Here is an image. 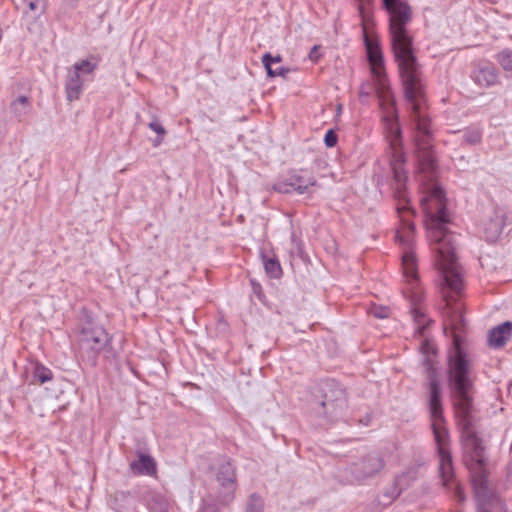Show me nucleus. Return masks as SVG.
Instances as JSON below:
<instances>
[{"label":"nucleus","mask_w":512,"mask_h":512,"mask_svg":"<svg viewBox=\"0 0 512 512\" xmlns=\"http://www.w3.org/2000/svg\"><path fill=\"white\" fill-rule=\"evenodd\" d=\"M400 218V227L396 231V240L402 250V269L407 282L408 298L411 302V313L413 315L416 333L423 338L420 351L424 356L423 363L426 366L430 386L429 407L432 417V429L434 436H449L443 425V412L441 404V386L437 379L436 371L433 368V359L436 356L434 345L424 336L429 325L425 320V313L419 306L423 297L417 272V259L414 253L415 227L411 220L413 210L407 202L400 203L397 207Z\"/></svg>","instance_id":"f257e3e1"},{"label":"nucleus","mask_w":512,"mask_h":512,"mask_svg":"<svg viewBox=\"0 0 512 512\" xmlns=\"http://www.w3.org/2000/svg\"><path fill=\"white\" fill-rule=\"evenodd\" d=\"M389 13V29L392 48L405 96L411 108L413 139H433L432 126L424 95L421 66L412 48V38L406 26L410 23L411 8L401 0H382Z\"/></svg>","instance_id":"f03ea898"},{"label":"nucleus","mask_w":512,"mask_h":512,"mask_svg":"<svg viewBox=\"0 0 512 512\" xmlns=\"http://www.w3.org/2000/svg\"><path fill=\"white\" fill-rule=\"evenodd\" d=\"M447 373L464 449L471 455L472 464H481L485 459L482 441L477 436L474 425L472 364L461 349L457 338L454 339L449 351Z\"/></svg>","instance_id":"7ed1b4c3"},{"label":"nucleus","mask_w":512,"mask_h":512,"mask_svg":"<svg viewBox=\"0 0 512 512\" xmlns=\"http://www.w3.org/2000/svg\"><path fill=\"white\" fill-rule=\"evenodd\" d=\"M365 45L374 79L375 90L379 98L380 108L383 114L382 119L384 128L392 149L391 169L397 185L396 190L399 197H402V189L404 188L407 180L406 171L404 169L406 159L401 147V130L397 122L395 100L391 93L389 82L386 78L383 57L378 45L371 41L366 35Z\"/></svg>","instance_id":"20e7f679"},{"label":"nucleus","mask_w":512,"mask_h":512,"mask_svg":"<svg viewBox=\"0 0 512 512\" xmlns=\"http://www.w3.org/2000/svg\"><path fill=\"white\" fill-rule=\"evenodd\" d=\"M485 462L472 464L471 478L477 502V512H504L503 504L488 488Z\"/></svg>","instance_id":"39448f33"},{"label":"nucleus","mask_w":512,"mask_h":512,"mask_svg":"<svg viewBox=\"0 0 512 512\" xmlns=\"http://www.w3.org/2000/svg\"><path fill=\"white\" fill-rule=\"evenodd\" d=\"M79 340L81 348L91 351L95 356L106 347L109 337L102 326L97 325L91 318L86 317L81 322Z\"/></svg>","instance_id":"423d86ee"},{"label":"nucleus","mask_w":512,"mask_h":512,"mask_svg":"<svg viewBox=\"0 0 512 512\" xmlns=\"http://www.w3.org/2000/svg\"><path fill=\"white\" fill-rule=\"evenodd\" d=\"M216 479L219 484V502L223 505L229 504L234 499L236 490L234 466L228 461L219 465Z\"/></svg>","instance_id":"0eeeda50"},{"label":"nucleus","mask_w":512,"mask_h":512,"mask_svg":"<svg viewBox=\"0 0 512 512\" xmlns=\"http://www.w3.org/2000/svg\"><path fill=\"white\" fill-rule=\"evenodd\" d=\"M316 185L317 181L313 176L305 178L298 172H292L277 181L273 187L279 193L297 192L298 194H306L311 193L312 188Z\"/></svg>","instance_id":"6e6552de"},{"label":"nucleus","mask_w":512,"mask_h":512,"mask_svg":"<svg viewBox=\"0 0 512 512\" xmlns=\"http://www.w3.org/2000/svg\"><path fill=\"white\" fill-rule=\"evenodd\" d=\"M384 461L378 454H369L351 467V474L357 480H363L372 477L382 470Z\"/></svg>","instance_id":"1a4fd4ad"},{"label":"nucleus","mask_w":512,"mask_h":512,"mask_svg":"<svg viewBox=\"0 0 512 512\" xmlns=\"http://www.w3.org/2000/svg\"><path fill=\"white\" fill-rule=\"evenodd\" d=\"M505 215L502 210L492 208L483 220V233L488 241H496L502 234Z\"/></svg>","instance_id":"9d476101"},{"label":"nucleus","mask_w":512,"mask_h":512,"mask_svg":"<svg viewBox=\"0 0 512 512\" xmlns=\"http://www.w3.org/2000/svg\"><path fill=\"white\" fill-rule=\"evenodd\" d=\"M472 78L481 87L494 86L500 82L497 68L490 63L478 64L472 73Z\"/></svg>","instance_id":"9b49d317"},{"label":"nucleus","mask_w":512,"mask_h":512,"mask_svg":"<svg viewBox=\"0 0 512 512\" xmlns=\"http://www.w3.org/2000/svg\"><path fill=\"white\" fill-rule=\"evenodd\" d=\"M84 81L85 79H83L81 75L77 74V71H73L71 68L68 70L65 90L67 100L69 102L79 99L82 93Z\"/></svg>","instance_id":"f8f14e48"},{"label":"nucleus","mask_w":512,"mask_h":512,"mask_svg":"<svg viewBox=\"0 0 512 512\" xmlns=\"http://www.w3.org/2000/svg\"><path fill=\"white\" fill-rule=\"evenodd\" d=\"M512 335V322L507 321L493 328L488 336V342L491 347H502Z\"/></svg>","instance_id":"ddd939ff"},{"label":"nucleus","mask_w":512,"mask_h":512,"mask_svg":"<svg viewBox=\"0 0 512 512\" xmlns=\"http://www.w3.org/2000/svg\"><path fill=\"white\" fill-rule=\"evenodd\" d=\"M130 469L134 474L155 476L157 472L154 459L147 454L138 453V459L131 462Z\"/></svg>","instance_id":"4468645a"},{"label":"nucleus","mask_w":512,"mask_h":512,"mask_svg":"<svg viewBox=\"0 0 512 512\" xmlns=\"http://www.w3.org/2000/svg\"><path fill=\"white\" fill-rule=\"evenodd\" d=\"M338 396L335 399H328L327 395H324V400L320 403L324 415L336 416L339 410H342L346 401L342 390L337 391Z\"/></svg>","instance_id":"2eb2a0df"},{"label":"nucleus","mask_w":512,"mask_h":512,"mask_svg":"<svg viewBox=\"0 0 512 512\" xmlns=\"http://www.w3.org/2000/svg\"><path fill=\"white\" fill-rule=\"evenodd\" d=\"M11 111L21 121L30 111L31 103L27 96H19L11 102Z\"/></svg>","instance_id":"dca6fc26"},{"label":"nucleus","mask_w":512,"mask_h":512,"mask_svg":"<svg viewBox=\"0 0 512 512\" xmlns=\"http://www.w3.org/2000/svg\"><path fill=\"white\" fill-rule=\"evenodd\" d=\"M133 503V496L130 492L118 491L113 495L112 507L117 511H123L131 506Z\"/></svg>","instance_id":"f3484780"},{"label":"nucleus","mask_w":512,"mask_h":512,"mask_svg":"<svg viewBox=\"0 0 512 512\" xmlns=\"http://www.w3.org/2000/svg\"><path fill=\"white\" fill-rule=\"evenodd\" d=\"M52 379V372L49 368L36 363L33 368L32 384H44Z\"/></svg>","instance_id":"a211bd4d"},{"label":"nucleus","mask_w":512,"mask_h":512,"mask_svg":"<svg viewBox=\"0 0 512 512\" xmlns=\"http://www.w3.org/2000/svg\"><path fill=\"white\" fill-rule=\"evenodd\" d=\"M97 67V62L92 61L91 59H85L81 60L79 62H76L71 69L73 71H77V74L81 75L83 79H85L86 76L92 75Z\"/></svg>","instance_id":"6ab92c4d"},{"label":"nucleus","mask_w":512,"mask_h":512,"mask_svg":"<svg viewBox=\"0 0 512 512\" xmlns=\"http://www.w3.org/2000/svg\"><path fill=\"white\" fill-rule=\"evenodd\" d=\"M262 63L264 65L269 77H275V76L286 77L287 74L290 72V69L285 68V67L273 69L271 67V54L270 53H265L262 56Z\"/></svg>","instance_id":"aec40b11"},{"label":"nucleus","mask_w":512,"mask_h":512,"mask_svg":"<svg viewBox=\"0 0 512 512\" xmlns=\"http://www.w3.org/2000/svg\"><path fill=\"white\" fill-rule=\"evenodd\" d=\"M264 268L266 273L272 278H278L281 275V266L278 260L274 258H264Z\"/></svg>","instance_id":"412c9836"},{"label":"nucleus","mask_w":512,"mask_h":512,"mask_svg":"<svg viewBox=\"0 0 512 512\" xmlns=\"http://www.w3.org/2000/svg\"><path fill=\"white\" fill-rule=\"evenodd\" d=\"M496 59L504 70L512 71V50L506 49L499 52Z\"/></svg>","instance_id":"4be33fe9"},{"label":"nucleus","mask_w":512,"mask_h":512,"mask_svg":"<svg viewBox=\"0 0 512 512\" xmlns=\"http://www.w3.org/2000/svg\"><path fill=\"white\" fill-rule=\"evenodd\" d=\"M245 512H263V500L256 494H252L247 501Z\"/></svg>","instance_id":"5701e85b"},{"label":"nucleus","mask_w":512,"mask_h":512,"mask_svg":"<svg viewBox=\"0 0 512 512\" xmlns=\"http://www.w3.org/2000/svg\"><path fill=\"white\" fill-rule=\"evenodd\" d=\"M463 137L466 143L474 145L481 141L482 132L480 131V129L475 127L468 128L467 130H465Z\"/></svg>","instance_id":"b1692460"},{"label":"nucleus","mask_w":512,"mask_h":512,"mask_svg":"<svg viewBox=\"0 0 512 512\" xmlns=\"http://www.w3.org/2000/svg\"><path fill=\"white\" fill-rule=\"evenodd\" d=\"M357 1H358V9H359L360 16L362 17V20L365 23L369 18L368 7L372 3L373 0H357Z\"/></svg>","instance_id":"393cba45"},{"label":"nucleus","mask_w":512,"mask_h":512,"mask_svg":"<svg viewBox=\"0 0 512 512\" xmlns=\"http://www.w3.org/2000/svg\"><path fill=\"white\" fill-rule=\"evenodd\" d=\"M33 12L41 13L44 8V0H23Z\"/></svg>","instance_id":"a878e982"},{"label":"nucleus","mask_w":512,"mask_h":512,"mask_svg":"<svg viewBox=\"0 0 512 512\" xmlns=\"http://www.w3.org/2000/svg\"><path fill=\"white\" fill-rule=\"evenodd\" d=\"M369 313L377 318H386L389 315V310L381 306H373L370 308Z\"/></svg>","instance_id":"bb28decb"},{"label":"nucleus","mask_w":512,"mask_h":512,"mask_svg":"<svg viewBox=\"0 0 512 512\" xmlns=\"http://www.w3.org/2000/svg\"><path fill=\"white\" fill-rule=\"evenodd\" d=\"M148 127L155 133H157L159 136H164L166 134L165 128L156 118L148 124Z\"/></svg>","instance_id":"cd10ccee"},{"label":"nucleus","mask_w":512,"mask_h":512,"mask_svg":"<svg viewBox=\"0 0 512 512\" xmlns=\"http://www.w3.org/2000/svg\"><path fill=\"white\" fill-rule=\"evenodd\" d=\"M325 144L328 147H333L337 143V135L333 130L327 131L325 138H324Z\"/></svg>","instance_id":"c85d7f7f"},{"label":"nucleus","mask_w":512,"mask_h":512,"mask_svg":"<svg viewBox=\"0 0 512 512\" xmlns=\"http://www.w3.org/2000/svg\"><path fill=\"white\" fill-rule=\"evenodd\" d=\"M319 50H320V46L319 45H315V46L312 47V49L309 52L308 57L314 63H316L320 59V57H321V54H320Z\"/></svg>","instance_id":"c756f323"},{"label":"nucleus","mask_w":512,"mask_h":512,"mask_svg":"<svg viewBox=\"0 0 512 512\" xmlns=\"http://www.w3.org/2000/svg\"><path fill=\"white\" fill-rule=\"evenodd\" d=\"M455 495L459 499V501H464V493L459 486H457L455 489Z\"/></svg>","instance_id":"7c9ffc66"},{"label":"nucleus","mask_w":512,"mask_h":512,"mask_svg":"<svg viewBox=\"0 0 512 512\" xmlns=\"http://www.w3.org/2000/svg\"><path fill=\"white\" fill-rule=\"evenodd\" d=\"M199 512H217L214 506H204Z\"/></svg>","instance_id":"2f4dec72"},{"label":"nucleus","mask_w":512,"mask_h":512,"mask_svg":"<svg viewBox=\"0 0 512 512\" xmlns=\"http://www.w3.org/2000/svg\"><path fill=\"white\" fill-rule=\"evenodd\" d=\"M282 60L281 56L277 55V56H272L271 55V65L274 64V63H280Z\"/></svg>","instance_id":"473e14b6"},{"label":"nucleus","mask_w":512,"mask_h":512,"mask_svg":"<svg viewBox=\"0 0 512 512\" xmlns=\"http://www.w3.org/2000/svg\"><path fill=\"white\" fill-rule=\"evenodd\" d=\"M163 141V136H159L156 138V140L154 141V146L157 147L159 146Z\"/></svg>","instance_id":"72a5a7b5"},{"label":"nucleus","mask_w":512,"mask_h":512,"mask_svg":"<svg viewBox=\"0 0 512 512\" xmlns=\"http://www.w3.org/2000/svg\"><path fill=\"white\" fill-rule=\"evenodd\" d=\"M369 94H370V91H365L363 88H362V89H361V91H360V96H361V97H362V96H369Z\"/></svg>","instance_id":"f704fd0d"},{"label":"nucleus","mask_w":512,"mask_h":512,"mask_svg":"<svg viewBox=\"0 0 512 512\" xmlns=\"http://www.w3.org/2000/svg\"><path fill=\"white\" fill-rule=\"evenodd\" d=\"M166 507H167L166 502H165V501H162V502H161V505H160V511H161V512L165 511Z\"/></svg>","instance_id":"c9c22d12"}]
</instances>
